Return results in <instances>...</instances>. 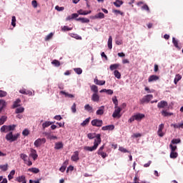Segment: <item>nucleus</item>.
Segmentation results:
<instances>
[{"instance_id":"obj_1","label":"nucleus","mask_w":183,"mask_h":183,"mask_svg":"<svg viewBox=\"0 0 183 183\" xmlns=\"http://www.w3.org/2000/svg\"><path fill=\"white\" fill-rule=\"evenodd\" d=\"M95 137H96V139H94V146L84 147L85 151H89L90 152H92V151H95V149L98 148V146L99 145V144H101V134H97L96 136H95V134H92V133H89L87 134V137L89 138V139H94Z\"/></svg>"},{"instance_id":"obj_2","label":"nucleus","mask_w":183,"mask_h":183,"mask_svg":"<svg viewBox=\"0 0 183 183\" xmlns=\"http://www.w3.org/2000/svg\"><path fill=\"white\" fill-rule=\"evenodd\" d=\"M19 138V133L14 134L12 132H9L7 134H6V139L9 141V142H15Z\"/></svg>"},{"instance_id":"obj_3","label":"nucleus","mask_w":183,"mask_h":183,"mask_svg":"<svg viewBox=\"0 0 183 183\" xmlns=\"http://www.w3.org/2000/svg\"><path fill=\"white\" fill-rule=\"evenodd\" d=\"M143 118H145V114L137 113L130 117V119L128 120V122H134V121H142Z\"/></svg>"},{"instance_id":"obj_4","label":"nucleus","mask_w":183,"mask_h":183,"mask_svg":"<svg viewBox=\"0 0 183 183\" xmlns=\"http://www.w3.org/2000/svg\"><path fill=\"white\" fill-rule=\"evenodd\" d=\"M16 128V125L12 124V125H4L1 127L0 131L1 132H11V131H14Z\"/></svg>"},{"instance_id":"obj_5","label":"nucleus","mask_w":183,"mask_h":183,"mask_svg":"<svg viewBox=\"0 0 183 183\" xmlns=\"http://www.w3.org/2000/svg\"><path fill=\"white\" fill-rule=\"evenodd\" d=\"M121 111H122V108L119 107H114V111L112 114L113 118H119L121 117Z\"/></svg>"},{"instance_id":"obj_6","label":"nucleus","mask_w":183,"mask_h":183,"mask_svg":"<svg viewBox=\"0 0 183 183\" xmlns=\"http://www.w3.org/2000/svg\"><path fill=\"white\" fill-rule=\"evenodd\" d=\"M164 124H161L158 127L157 135L158 137H160V138H162V137L165 135V132H164Z\"/></svg>"},{"instance_id":"obj_7","label":"nucleus","mask_w":183,"mask_h":183,"mask_svg":"<svg viewBox=\"0 0 183 183\" xmlns=\"http://www.w3.org/2000/svg\"><path fill=\"white\" fill-rule=\"evenodd\" d=\"M45 142H46V139H45V138H41V139L39 138L34 142V145L36 148H39V147H41V145H42L43 144H45Z\"/></svg>"},{"instance_id":"obj_8","label":"nucleus","mask_w":183,"mask_h":183,"mask_svg":"<svg viewBox=\"0 0 183 183\" xmlns=\"http://www.w3.org/2000/svg\"><path fill=\"white\" fill-rule=\"evenodd\" d=\"M152 98H154L152 94H147L140 99V102L141 104H148V102H149Z\"/></svg>"},{"instance_id":"obj_9","label":"nucleus","mask_w":183,"mask_h":183,"mask_svg":"<svg viewBox=\"0 0 183 183\" xmlns=\"http://www.w3.org/2000/svg\"><path fill=\"white\" fill-rule=\"evenodd\" d=\"M91 124L93 127H102V124H104V122L101 119H93L91 122Z\"/></svg>"},{"instance_id":"obj_10","label":"nucleus","mask_w":183,"mask_h":183,"mask_svg":"<svg viewBox=\"0 0 183 183\" xmlns=\"http://www.w3.org/2000/svg\"><path fill=\"white\" fill-rule=\"evenodd\" d=\"M170 127L172 128H174V129H183V122L181 123H172L170 124Z\"/></svg>"},{"instance_id":"obj_11","label":"nucleus","mask_w":183,"mask_h":183,"mask_svg":"<svg viewBox=\"0 0 183 183\" xmlns=\"http://www.w3.org/2000/svg\"><path fill=\"white\" fill-rule=\"evenodd\" d=\"M71 159L74 162H77V161H79V151L74 152L73 155L71 157Z\"/></svg>"},{"instance_id":"obj_12","label":"nucleus","mask_w":183,"mask_h":183,"mask_svg":"<svg viewBox=\"0 0 183 183\" xmlns=\"http://www.w3.org/2000/svg\"><path fill=\"white\" fill-rule=\"evenodd\" d=\"M29 156L33 158L34 161H36V159L38 158V154H36V150L31 149Z\"/></svg>"},{"instance_id":"obj_13","label":"nucleus","mask_w":183,"mask_h":183,"mask_svg":"<svg viewBox=\"0 0 183 183\" xmlns=\"http://www.w3.org/2000/svg\"><path fill=\"white\" fill-rule=\"evenodd\" d=\"M102 131H114V129H115V126H114V124L104 126L102 127Z\"/></svg>"},{"instance_id":"obj_14","label":"nucleus","mask_w":183,"mask_h":183,"mask_svg":"<svg viewBox=\"0 0 183 183\" xmlns=\"http://www.w3.org/2000/svg\"><path fill=\"white\" fill-rule=\"evenodd\" d=\"M91 18L92 19H104V18H105V14H104V13L102 12H99L94 16H92Z\"/></svg>"},{"instance_id":"obj_15","label":"nucleus","mask_w":183,"mask_h":183,"mask_svg":"<svg viewBox=\"0 0 183 183\" xmlns=\"http://www.w3.org/2000/svg\"><path fill=\"white\" fill-rule=\"evenodd\" d=\"M99 94H98V93H94L92 95V101H93V102H99Z\"/></svg>"},{"instance_id":"obj_16","label":"nucleus","mask_w":183,"mask_h":183,"mask_svg":"<svg viewBox=\"0 0 183 183\" xmlns=\"http://www.w3.org/2000/svg\"><path fill=\"white\" fill-rule=\"evenodd\" d=\"M105 111V106H101L96 112L97 115H104Z\"/></svg>"},{"instance_id":"obj_17","label":"nucleus","mask_w":183,"mask_h":183,"mask_svg":"<svg viewBox=\"0 0 183 183\" xmlns=\"http://www.w3.org/2000/svg\"><path fill=\"white\" fill-rule=\"evenodd\" d=\"M165 107H168V102L166 101H161L157 104V108H165Z\"/></svg>"},{"instance_id":"obj_18","label":"nucleus","mask_w":183,"mask_h":183,"mask_svg":"<svg viewBox=\"0 0 183 183\" xmlns=\"http://www.w3.org/2000/svg\"><path fill=\"white\" fill-rule=\"evenodd\" d=\"M159 79V76L157 75H152L148 79V82H154L155 81H158Z\"/></svg>"},{"instance_id":"obj_19","label":"nucleus","mask_w":183,"mask_h":183,"mask_svg":"<svg viewBox=\"0 0 183 183\" xmlns=\"http://www.w3.org/2000/svg\"><path fill=\"white\" fill-rule=\"evenodd\" d=\"M92 12V11L89 10V11H84L83 9H79V11H77V14H79V15H89V14H91Z\"/></svg>"},{"instance_id":"obj_20","label":"nucleus","mask_w":183,"mask_h":183,"mask_svg":"<svg viewBox=\"0 0 183 183\" xmlns=\"http://www.w3.org/2000/svg\"><path fill=\"white\" fill-rule=\"evenodd\" d=\"M61 148H64V143L62 142L55 143L54 149H61Z\"/></svg>"},{"instance_id":"obj_21","label":"nucleus","mask_w":183,"mask_h":183,"mask_svg":"<svg viewBox=\"0 0 183 183\" xmlns=\"http://www.w3.org/2000/svg\"><path fill=\"white\" fill-rule=\"evenodd\" d=\"M60 94H61L62 95H64L67 98H75V95L74 94H69L68 92H65L64 91H61Z\"/></svg>"},{"instance_id":"obj_22","label":"nucleus","mask_w":183,"mask_h":183,"mask_svg":"<svg viewBox=\"0 0 183 183\" xmlns=\"http://www.w3.org/2000/svg\"><path fill=\"white\" fill-rule=\"evenodd\" d=\"M121 65L119 64H111L109 66L110 71H115V69H118Z\"/></svg>"},{"instance_id":"obj_23","label":"nucleus","mask_w":183,"mask_h":183,"mask_svg":"<svg viewBox=\"0 0 183 183\" xmlns=\"http://www.w3.org/2000/svg\"><path fill=\"white\" fill-rule=\"evenodd\" d=\"M84 109L85 111H87V112H90V113L94 112V108H92V107L89 104H86L84 106Z\"/></svg>"},{"instance_id":"obj_24","label":"nucleus","mask_w":183,"mask_h":183,"mask_svg":"<svg viewBox=\"0 0 183 183\" xmlns=\"http://www.w3.org/2000/svg\"><path fill=\"white\" fill-rule=\"evenodd\" d=\"M94 82L96 84V85H105V81L104 80H98V79H94Z\"/></svg>"},{"instance_id":"obj_25","label":"nucleus","mask_w":183,"mask_h":183,"mask_svg":"<svg viewBox=\"0 0 183 183\" xmlns=\"http://www.w3.org/2000/svg\"><path fill=\"white\" fill-rule=\"evenodd\" d=\"M76 21H80L81 24H89V19L84 17L76 19Z\"/></svg>"},{"instance_id":"obj_26","label":"nucleus","mask_w":183,"mask_h":183,"mask_svg":"<svg viewBox=\"0 0 183 183\" xmlns=\"http://www.w3.org/2000/svg\"><path fill=\"white\" fill-rule=\"evenodd\" d=\"M20 158L23 159L24 164H26V162H28V155H26V154L21 153L20 154Z\"/></svg>"},{"instance_id":"obj_27","label":"nucleus","mask_w":183,"mask_h":183,"mask_svg":"<svg viewBox=\"0 0 183 183\" xmlns=\"http://www.w3.org/2000/svg\"><path fill=\"white\" fill-rule=\"evenodd\" d=\"M182 79V76L181 75L177 74L174 79V82L175 85H177L178 84V82H179V81H181Z\"/></svg>"},{"instance_id":"obj_28","label":"nucleus","mask_w":183,"mask_h":183,"mask_svg":"<svg viewBox=\"0 0 183 183\" xmlns=\"http://www.w3.org/2000/svg\"><path fill=\"white\" fill-rule=\"evenodd\" d=\"M107 45H108L109 49H112V36H109Z\"/></svg>"},{"instance_id":"obj_29","label":"nucleus","mask_w":183,"mask_h":183,"mask_svg":"<svg viewBox=\"0 0 183 183\" xmlns=\"http://www.w3.org/2000/svg\"><path fill=\"white\" fill-rule=\"evenodd\" d=\"M52 124H54V122H45L44 123L42 124V128L43 129H45V128H48V127H50V125H52Z\"/></svg>"},{"instance_id":"obj_30","label":"nucleus","mask_w":183,"mask_h":183,"mask_svg":"<svg viewBox=\"0 0 183 183\" xmlns=\"http://www.w3.org/2000/svg\"><path fill=\"white\" fill-rule=\"evenodd\" d=\"M21 99H17L14 102V104H13V107L12 108H18V107H20L21 104Z\"/></svg>"},{"instance_id":"obj_31","label":"nucleus","mask_w":183,"mask_h":183,"mask_svg":"<svg viewBox=\"0 0 183 183\" xmlns=\"http://www.w3.org/2000/svg\"><path fill=\"white\" fill-rule=\"evenodd\" d=\"M91 91L94 92V94H98V86L96 85H92L90 86Z\"/></svg>"},{"instance_id":"obj_32","label":"nucleus","mask_w":183,"mask_h":183,"mask_svg":"<svg viewBox=\"0 0 183 183\" xmlns=\"http://www.w3.org/2000/svg\"><path fill=\"white\" fill-rule=\"evenodd\" d=\"M29 172H33V174H38L39 172V169L36 167H32L28 169Z\"/></svg>"},{"instance_id":"obj_33","label":"nucleus","mask_w":183,"mask_h":183,"mask_svg":"<svg viewBox=\"0 0 183 183\" xmlns=\"http://www.w3.org/2000/svg\"><path fill=\"white\" fill-rule=\"evenodd\" d=\"M122 4H124V2L121 0H116L114 2V5H115L117 6V8H119L121 6V5H122Z\"/></svg>"},{"instance_id":"obj_34","label":"nucleus","mask_w":183,"mask_h":183,"mask_svg":"<svg viewBox=\"0 0 183 183\" xmlns=\"http://www.w3.org/2000/svg\"><path fill=\"white\" fill-rule=\"evenodd\" d=\"M162 115L163 117H171V115H174V113H169L165 110L162 111Z\"/></svg>"},{"instance_id":"obj_35","label":"nucleus","mask_w":183,"mask_h":183,"mask_svg":"<svg viewBox=\"0 0 183 183\" xmlns=\"http://www.w3.org/2000/svg\"><path fill=\"white\" fill-rule=\"evenodd\" d=\"M178 157V153L177 152H171L170 158L172 159H175V158Z\"/></svg>"},{"instance_id":"obj_36","label":"nucleus","mask_w":183,"mask_h":183,"mask_svg":"<svg viewBox=\"0 0 183 183\" xmlns=\"http://www.w3.org/2000/svg\"><path fill=\"white\" fill-rule=\"evenodd\" d=\"M91 120V117L86 119L83 122L81 123V127H85V125H88L89 124V121Z\"/></svg>"},{"instance_id":"obj_37","label":"nucleus","mask_w":183,"mask_h":183,"mask_svg":"<svg viewBox=\"0 0 183 183\" xmlns=\"http://www.w3.org/2000/svg\"><path fill=\"white\" fill-rule=\"evenodd\" d=\"M114 75L117 79H121V73L118 70H114Z\"/></svg>"},{"instance_id":"obj_38","label":"nucleus","mask_w":183,"mask_h":183,"mask_svg":"<svg viewBox=\"0 0 183 183\" xmlns=\"http://www.w3.org/2000/svg\"><path fill=\"white\" fill-rule=\"evenodd\" d=\"M5 107H6V102L4 99H0V108H2V109H4Z\"/></svg>"},{"instance_id":"obj_39","label":"nucleus","mask_w":183,"mask_h":183,"mask_svg":"<svg viewBox=\"0 0 183 183\" xmlns=\"http://www.w3.org/2000/svg\"><path fill=\"white\" fill-rule=\"evenodd\" d=\"M15 175V170H11L8 175L9 181H11L14 178V176Z\"/></svg>"},{"instance_id":"obj_40","label":"nucleus","mask_w":183,"mask_h":183,"mask_svg":"<svg viewBox=\"0 0 183 183\" xmlns=\"http://www.w3.org/2000/svg\"><path fill=\"white\" fill-rule=\"evenodd\" d=\"M24 111H25V108H24V107H19V108L16 109L15 112L16 114H22V112H24Z\"/></svg>"},{"instance_id":"obj_41","label":"nucleus","mask_w":183,"mask_h":183,"mask_svg":"<svg viewBox=\"0 0 183 183\" xmlns=\"http://www.w3.org/2000/svg\"><path fill=\"white\" fill-rule=\"evenodd\" d=\"M16 181L18 182H24V181H26L25 180V176L22 175V176H19V177L16 178Z\"/></svg>"},{"instance_id":"obj_42","label":"nucleus","mask_w":183,"mask_h":183,"mask_svg":"<svg viewBox=\"0 0 183 183\" xmlns=\"http://www.w3.org/2000/svg\"><path fill=\"white\" fill-rule=\"evenodd\" d=\"M0 169L4 172L8 171V164L0 165Z\"/></svg>"},{"instance_id":"obj_43","label":"nucleus","mask_w":183,"mask_h":183,"mask_svg":"<svg viewBox=\"0 0 183 183\" xmlns=\"http://www.w3.org/2000/svg\"><path fill=\"white\" fill-rule=\"evenodd\" d=\"M7 117L6 116H3L0 118V125H4L6 122Z\"/></svg>"},{"instance_id":"obj_44","label":"nucleus","mask_w":183,"mask_h":183,"mask_svg":"<svg viewBox=\"0 0 183 183\" xmlns=\"http://www.w3.org/2000/svg\"><path fill=\"white\" fill-rule=\"evenodd\" d=\"M11 25L14 27L16 26V17L15 16L11 17Z\"/></svg>"},{"instance_id":"obj_45","label":"nucleus","mask_w":183,"mask_h":183,"mask_svg":"<svg viewBox=\"0 0 183 183\" xmlns=\"http://www.w3.org/2000/svg\"><path fill=\"white\" fill-rule=\"evenodd\" d=\"M172 43L176 48H177L178 49H181V48H179V46H178V41H177L174 37L172 38Z\"/></svg>"},{"instance_id":"obj_46","label":"nucleus","mask_w":183,"mask_h":183,"mask_svg":"<svg viewBox=\"0 0 183 183\" xmlns=\"http://www.w3.org/2000/svg\"><path fill=\"white\" fill-rule=\"evenodd\" d=\"M63 32H66V31H72V27H68V26H64L61 28Z\"/></svg>"},{"instance_id":"obj_47","label":"nucleus","mask_w":183,"mask_h":183,"mask_svg":"<svg viewBox=\"0 0 183 183\" xmlns=\"http://www.w3.org/2000/svg\"><path fill=\"white\" fill-rule=\"evenodd\" d=\"M98 155H101L102 158L105 159L108 157V154L104 152H97Z\"/></svg>"},{"instance_id":"obj_48","label":"nucleus","mask_w":183,"mask_h":183,"mask_svg":"<svg viewBox=\"0 0 183 183\" xmlns=\"http://www.w3.org/2000/svg\"><path fill=\"white\" fill-rule=\"evenodd\" d=\"M74 71L77 74V75H81V74H82V69L81 68H74Z\"/></svg>"},{"instance_id":"obj_49","label":"nucleus","mask_w":183,"mask_h":183,"mask_svg":"<svg viewBox=\"0 0 183 183\" xmlns=\"http://www.w3.org/2000/svg\"><path fill=\"white\" fill-rule=\"evenodd\" d=\"M181 142V139H173L172 141H171V144L172 145L175 144H179Z\"/></svg>"},{"instance_id":"obj_50","label":"nucleus","mask_w":183,"mask_h":183,"mask_svg":"<svg viewBox=\"0 0 183 183\" xmlns=\"http://www.w3.org/2000/svg\"><path fill=\"white\" fill-rule=\"evenodd\" d=\"M169 148L171 149V152H175V151H177V145H173L172 144H170Z\"/></svg>"},{"instance_id":"obj_51","label":"nucleus","mask_w":183,"mask_h":183,"mask_svg":"<svg viewBox=\"0 0 183 183\" xmlns=\"http://www.w3.org/2000/svg\"><path fill=\"white\" fill-rule=\"evenodd\" d=\"M112 102L114 104L115 108H117L118 107V99H117V97L112 98Z\"/></svg>"},{"instance_id":"obj_52","label":"nucleus","mask_w":183,"mask_h":183,"mask_svg":"<svg viewBox=\"0 0 183 183\" xmlns=\"http://www.w3.org/2000/svg\"><path fill=\"white\" fill-rule=\"evenodd\" d=\"M142 134L141 133H134L132 135V138H141Z\"/></svg>"},{"instance_id":"obj_53","label":"nucleus","mask_w":183,"mask_h":183,"mask_svg":"<svg viewBox=\"0 0 183 183\" xmlns=\"http://www.w3.org/2000/svg\"><path fill=\"white\" fill-rule=\"evenodd\" d=\"M52 36H54V33H50V34H49L45 37V41H49V39H52Z\"/></svg>"},{"instance_id":"obj_54","label":"nucleus","mask_w":183,"mask_h":183,"mask_svg":"<svg viewBox=\"0 0 183 183\" xmlns=\"http://www.w3.org/2000/svg\"><path fill=\"white\" fill-rule=\"evenodd\" d=\"M119 151H120V152H123L124 154H126L127 152H129V151L127 150V149L124 148L123 147H119Z\"/></svg>"},{"instance_id":"obj_55","label":"nucleus","mask_w":183,"mask_h":183,"mask_svg":"<svg viewBox=\"0 0 183 183\" xmlns=\"http://www.w3.org/2000/svg\"><path fill=\"white\" fill-rule=\"evenodd\" d=\"M8 95V93L6 92L0 90V98H4V97H6Z\"/></svg>"},{"instance_id":"obj_56","label":"nucleus","mask_w":183,"mask_h":183,"mask_svg":"<svg viewBox=\"0 0 183 183\" xmlns=\"http://www.w3.org/2000/svg\"><path fill=\"white\" fill-rule=\"evenodd\" d=\"M71 112L73 114H75V112H76V104L74 103L73 105L71 106Z\"/></svg>"},{"instance_id":"obj_57","label":"nucleus","mask_w":183,"mask_h":183,"mask_svg":"<svg viewBox=\"0 0 183 183\" xmlns=\"http://www.w3.org/2000/svg\"><path fill=\"white\" fill-rule=\"evenodd\" d=\"M52 65H54V66H59L61 65V63H59V61L58 60H54L51 61Z\"/></svg>"},{"instance_id":"obj_58","label":"nucleus","mask_w":183,"mask_h":183,"mask_svg":"<svg viewBox=\"0 0 183 183\" xmlns=\"http://www.w3.org/2000/svg\"><path fill=\"white\" fill-rule=\"evenodd\" d=\"M56 11H58L59 12H62L65 8L64 6L60 7L59 6H55Z\"/></svg>"},{"instance_id":"obj_59","label":"nucleus","mask_w":183,"mask_h":183,"mask_svg":"<svg viewBox=\"0 0 183 183\" xmlns=\"http://www.w3.org/2000/svg\"><path fill=\"white\" fill-rule=\"evenodd\" d=\"M22 135H24V137H28V135H29V130L28 129H24L22 132Z\"/></svg>"},{"instance_id":"obj_60","label":"nucleus","mask_w":183,"mask_h":183,"mask_svg":"<svg viewBox=\"0 0 183 183\" xmlns=\"http://www.w3.org/2000/svg\"><path fill=\"white\" fill-rule=\"evenodd\" d=\"M31 5L34 8H38V2L36 1V0H33L31 1Z\"/></svg>"},{"instance_id":"obj_61","label":"nucleus","mask_w":183,"mask_h":183,"mask_svg":"<svg viewBox=\"0 0 183 183\" xmlns=\"http://www.w3.org/2000/svg\"><path fill=\"white\" fill-rule=\"evenodd\" d=\"M106 94H107V95H112L114 91L112 89H106Z\"/></svg>"},{"instance_id":"obj_62","label":"nucleus","mask_w":183,"mask_h":183,"mask_svg":"<svg viewBox=\"0 0 183 183\" xmlns=\"http://www.w3.org/2000/svg\"><path fill=\"white\" fill-rule=\"evenodd\" d=\"M144 90L147 91V94H151V93L154 92V89H152V90H151V89H149V88L147 87V86H146V87L144 88Z\"/></svg>"},{"instance_id":"obj_63","label":"nucleus","mask_w":183,"mask_h":183,"mask_svg":"<svg viewBox=\"0 0 183 183\" xmlns=\"http://www.w3.org/2000/svg\"><path fill=\"white\" fill-rule=\"evenodd\" d=\"M71 36H72V38H75V39H82V37H81L78 34H73Z\"/></svg>"},{"instance_id":"obj_64","label":"nucleus","mask_w":183,"mask_h":183,"mask_svg":"<svg viewBox=\"0 0 183 183\" xmlns=\"http://www.w3.org/2000/svg\"><path fill=\"white\" fill-rule=\"evenodd\" d=\"M138 179V174H135V177L134 178V182L133 183H139V182L137 181Z\"/></svg>"}]
</instances>
